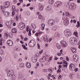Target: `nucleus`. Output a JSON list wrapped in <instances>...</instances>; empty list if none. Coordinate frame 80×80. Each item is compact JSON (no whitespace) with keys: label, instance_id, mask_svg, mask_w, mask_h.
Wrapping results in <instances>:
<instances>
[{"label":"nucleus","instance_id":"nucleus-1","mask_svg":"<svg viewBox=\"0 0 80 80\" xmlns=\"http://www.w3.org/2000/svg\"><path fill=\"white\" fill-rule=\"evenodd\" d=\"M69 40L70 42L72 44V45H77V41L76 38L74 37H71L70 38Z\"/></svg>","mask_w":80,"mask_h":80},{"label":"nucleus","instance_id":"nucleus-2","mask_svg":"<svg viewBox=\"0 0 80 80\" xmlns=\"http://www.w3.org/2000/svg\"><path fill=\"white\" fill-rule=\"evenodd\" d=\"M64 34L66 37H70L72 35L71 30L69 29H67L64 30Z\"/></svg>","mask_w":80,"mask_h":80},{"label":"nucleus","instance_id":"nucleus-3","mask_svg":"<svg viewBox=\"0 0 80 80\" xmlns=\"http://www.w3.org/2000/svg\"><path fill=\"white\" fill-rule=\"evenodd\" d=\"M62 20H63L64 24L65 25H68L69 24V21H68V18L63 16L62 18Z\"/></svg>","mask_w":80,"mask_h":80},{"label":"nucleus","instance_id":"nucleus-4","mask_svg":"<svg viewBox=\"0 0 80 80\" xmlns=\"http://www.w3.org/2000/svg\"><path fill=\"white\" fill-rule=\"evenodd\" d=\"M36 44V42L33 40H31L29 42L28 45L30 47H35Z\"/></svg>","mask_w":80,"mask_h":80},{"label":"nucleus","instance_id":"nucleus-5","mask_svg":"<svg viewBox=\"0 0 80 80\" xmlns=\"http://www.w3.org/2000/svg\"><path fill=\"white\" fill-rule=\"evenodd\" d=\"M18 27L20 30H23L25 27V24L23 22H20L19 24Z\"/></svg>","mask_w":80,"mask_h":80},{"label":"nucleus","instance_id":"nucleus-6","mask_svg":"<svg viewBox=\"0 0 80 80\" xmlns=\"http://www.w3.org/2000/svg\"><path fill=\"white\" fill-rule=\"evenodd\" d=\"M55 20L53 19H49L48 22V23L49 25L50 26H52V25H54V23H55Z\"/></svg>","mask_w":80,"mask_h":80},{"label":"nucleus","instance_id":"nucleus-7","mask_svg":"<svg viewBox=\"0 0 80 80\" xmlns=\"http://www.w3.org/2000/svg\"><path fill=\"white\" fill-rule=\"evenodd\" d=\"M69 69L71 71H75V65L71 63L69 65Z\"/></svg>","mask_w":80,"mask_h":80},{"label":"nucleus","instance_id":"nucleus-8","mask_svg":"<svg viewBox=\"0 0 80 80\" xmlns=\"http://www.w3.org/2000/svg\"><path fill=\"white\" fill-rule=\"evenodd\" d=\"M6 25L9 29L12 28V24L11 22H7L6 23Z\"/></svg>","mask_w":80,"mask_h":80},{"label":"nucleus","instance_id":"nucleus-9","mask_svg":"<svg viewBox=\"0 0 80 80\" xmlns=\"http://www.w3.org/2000/svg\"><path fill=\"white\" fill-rule=\"evenodd\" d=\"M62 3L60 1H58L56 2L54 4L55 7H60L62 5Z\"/></svg>","mask_w":80,"mask_h":80},{"label":"nucleus","instance_id":"nucleus-10","mask_svg":"<svg viewBox=\"0 0 80 80\" xmlns=\"http://www.w3.org/2000/svg\"><path fill=\"white\" fill-rule=\"evenodd\" d=\"M14 74L13 71L12 70H9L8 71L7 75L9 77H12Z\"/></svg>","mask_w":80,"mask_h":80},{"label":"nucleus","instance_id":"nucleus-11","mask_svg":"<svg viewBox=\"0 0 80 80\" xmlns=\"http://www.w3.org/2000/svg\"><path fill=\"white\" fill-rule=\"evenodd\" d=\"M61 44L62 47L64 48H65V47L66 48L67 46V42L64 41H61Z\"/></svg>","mask_w":80,"mask_h":80},{"label":"nucleus","instance_id":"nucleus-12","mask_svg":"<svg viewBox=\"0 0 80 80\" xmlns=\"http://www.w3.org/2000/svg\"><path fill=\"white\" fill-rule=\"evenodd\" d=\"M10 5V3L8 1L5 2L4 3V7L5 8H8V7H9Z\"/></svg>","mask_w":80,"mask_h":80},{"label":"nucleus","instance_id":"nucleus-13","mask_svg":"<svg viewBox=\"0 0 80 80\" xmlns=\"http://www.w3.org/2000/svg\"><path fill=\"white\" fill-rule=\"evenodd\" d=\"M7 45H9V46H12V45H13V42L10 39L7 41Z\"/></svg>","mask_w":80,"mask_h":80},{"label":"nucleus","instance_id":"nucleus-14","mask_svg":"<svg viewBox=\"0 0 80 80\" xmlns=\"http://www.w3.org/2000/svg\"><path fill=\"white\" fill-rule=\"evenodd\" d=\"M43 7H44V6H43V5L42 3H40L39 4V10L40 11H42L43 9Z\"/></svg>","mask_w":80,"mask_h":80},{"label":"nucleus","instance_id":"nucleus-15","mask_svg":"<svg viewBox=\"0 0 80 80\" xmlns=\"http://www.w3.org/2000/svg\"><path fill=\"white\" fill-rule=\"evenodd\" d=\"M73 59L74 62H78V56H73Z\"/></svg>","mask_w":80,"mask_h":80},{"label":"nucleus","instance_id":"nucleus-16","mask_svg":"<svg viewBox=\"0 0 80 80\" xmlns=\"http://www.w3.org/2000/svg\"><path fill=\"white\" fill-rule=\"evenodd\" d=\"M70 49L74 53H75L77 52V49L75 48L72 47L70 48Z\"/></svg>","mask_w":80,"mask_h":80},{"label":"nucleus","instance_id":"nucleus-17","mask_svg":"<svg viewBox=\"0 0 80 80\" xmlns=\"http://www.w3.org/2000/svg\"><path fill=\"white\" fill-rule=\"evenodd\" d=\"M71 6L72 9L75 10V8H76V5L74 3H72L71 4Z\"/></svg>","mask_w":80,"mask_h":80},{"label":"nucleus","instance_id":"nucleus-18","mask_svg":"<svg viewBox=\"0 0 80 80\" xmlns=\"http://www.w3.org/2000/svg\"><path fill=\"white\" fill-rule=\"evenodd\" d=\"M60 35L58 32H56L55 33V38H58L59 37H60Z\"/></svg>","mask_w":80,"mask_h":80},{"label":"nucleus","instance_id":"nucleus-19","mask_svg":"<svg viewBox=\"0 0 80 80\" xmlns=\"http://www.w3.org/2000/svg\"><path fill=\"white\" fill-rule=\"evenodd\" d=\"M26 65L27 67V68H31V64L30 62H28L26 63Z\"/></svg>","mask_w":80,"mask_h":80},{"label":"nucleus","instance_id":"nucleus-20","mask_svg":"<svg viewBox=\"0 0 80 80\" xmlns=\"http://www.w3.org/2000/svg\"><path fill=\"white\" fill-rule=\"evenodd\" d=\"M48 71L50 72V73H52V72L54 71V68H50L48 69Z\"/></svg>","mask_w":80,"mask_h":80},{"label":"nucleus","instance_id":"nucleus-21","mask_svg":"<svg viewBox=\"0 0 80 80\" xmlns=\"http://www.w3.org/2000/svg\"><path fill=\"white\" fill-rule=\"evenodd\" d=\"M17 32V29L15 28H12V32L13 33H16Z\"/></svg>","mask_w":80,"mask_h":80},{"label":"nucleus","instance_id":"nucleus-22","mask_svg":"<svg viewBox=\"0 0 80 80\" xmlns=\"http://www.w3.org/2000/svg\"><path fill=\"white\" fill-rule=\"evenodd\" d=\"M0 7L1 8V10L2 12H3V13H5V7H2V6H1Z\"/></svg>","mask_w":80,"mask_h":80},{"label":"nucleus","instance_id":"nucleus-23","mask_svg":"<svg viewBox=\"0 0 80 80\" xmlns=\"http://www.w3.org/2000/svg\"><path fill=\"white\" fill-rule=\"evenodd\" d=\"M46 8L48 11H49L50 10H51V9H52V6H48Z\"/></svg>","mask_w":80,"mask_h":80},{"label":"nucleus","instance_id":"nucleus-24","mask_svg":"<svg viewBox=\"0 0 80 80\" xmlns=\"http://www.w3.org/2000/svg\"><path fill=\"white\" fill-rule=\"evenodd\" d=\"M31 26L34 30H35L36 29V26L33 23H31Z\"/></svg>","mask_w":80,"mask_h":80},{"label":"nucleus","instance_id":"nucleus-25","mask_svg":"<svg viewBox=\"0 0 80 80\" xmlns=\"http://www.w3.org/2000/svg\"><path fill=\"white\" fill-rule=\"evenodd\" d=\"M11 78L12 80H15L16 78H17V76L14 74L13 75H12L11 76Z\"/></svg>","mask_w":80,"mask_h":80},{"label":"nucleus","instance_id":"nucleus-26","mask_svg":"<svg viewBox=\"0 0 80 80\" xmlns=\"http://www.w3.org/2000/svg\"><path fill=\"white\" fill-rule=\"evenodd\" d=\"M38 18L39 19H40V20H42V21H43V20H44V19H43V17L40 14L38 16Z\"/></svg>","mask_w":80,"mask_h":80},{"label":"nucleus","instance_id":"nucleus-27","mask_svg":"<svg viewBox=\"0 0 80 80\" xmlns=\"http://www.w3.org/2000/svg\"><path fill=\"white\" fill-rule=\"evenodd\" d=\"M65 15L66 17H67V16H68L69 17H70V14H69V12H66L65 13Z\"/></svg>","mask_w":80,"mask_h":80},{"label":"nucleus","instance_id":"nucleus-28","mask_svg":"<svg viewBox=\"0 0 80 80\" xmlns=\"http://www.w3.org/2000/svg\"><path fill=\"white\" fill-rule=\"evenodd\" d=\"M10 15V12H5V15L6 17H8Z\"/></svg>","mask_w":80,"mask_h":80},{"label":"nucleus","instance_id":"nucleus-29","mask_svg":"<svg viewBox=\"0 0 80 80\" xmlns=\"http://www.w3.org/2000/svg\"><path fill=\"white\" fill-rule=\"evenodd\" d=\"M42 32H39V33H37L35 34L36 36V37H38V35H41V34H42Z\"/></svg>","mask_w":80,"mask_h":80},{"label":"nucleus","instance_id":"nucleus-30","mask_svg":"<svg viewBox=\"0 0 80 80\" xmlns=\"http://www.w3.org/2000/svg\"><path fill=\"white\" fill-rule=\"evenodd\" d=\"M44 28H45V24L44 23H42V24L41 29L42 30H44Z\"/></svg>","mask_w":80,"mask_h":80},{"label":"nucleus","instance_id":"nucleus-31","mask_svg":"<svg viewBox=\"0 0 80 80\" xmlns=\"http://www.w3.org/2000/svg\"><path fill=\"white\" fill-rule=\"evenodd\" d=\"M42 59L43 62H45L47 60V58H46V57L45 56H43Z\"/></svg>","mask_w":80,"mask_h":80},{"label":"nucleus","instance_id":"nucleus-32","mask_svg":"<svg viewBox=\"0 0 80 80\" xmlns=\"http://www.w3.org/2000/svg\"><path fill=\"white\" fill-rule=\"evenodd\" d=\"M22 47L25 50H27V48L26 47V46H25V45L24 44H22Z\"/></svg>","mask_w":80,"mask_h":80},{"label":"nucleus","instance_id":"nucleus-33","mask_svg":"<svg viewBox=\"0 0 80 80\" xmlns=\"http://www.w3.org/2000/svg\"><path fill=\"white\" fill-rule=\"evenodd\" d=\"M37 61V60L36 59H35L34 58L32 60V62H33V63H35Z\"/></svg>","mask_w":80,"mask_h":80},{"label":"nucleus","instance_id":"nucleus-34","mask_svg":"<svg viewBox=\"0 0 80 80\" xmlns=\"http://www.w3.org/2000/svg\"><path fill=\"white\" fill-rule=\"evenodd\" d=\"M32 35V32H31V30H30V29H29V33L28 34V35L29 36H31Z\"/></svg>","mask_w":80,"mask_h":80},{"label":"nucleus","instance_id":"nucleus-35","mask_svg":"<svg viewBox=\"0 0 80 80\" xmlns=\"http://www.w3.org/2000/svg\"><path fill=\"white\" fill-rule=\"evenodd\" d=\"M57 47L59 49H60L61 48V46L59 44H57Z\"/></svg>","mask_w":80,"mask_h":80},{"label":"nucleus","instance_id":"nucleus-36","mask_svg":"<svg viewBox=\"0 0 80 80\" xmlns=\"http://www.w3.org/2000/svg\"><path fill=\"white\" fill-rule=\"evenodd\" d=\"M20 67L22 68H24V64L23 63H21L20 64Z\"/></svg>","mask_w":80,"mask_h":80},{"label":"nucleus","instance_id":"nucleus-37","mask_svg":"<svg viewBox=\"0 0 80 80\" xmlns=\"http://www.w3.org/2000/svg\"><path fill=\"white\" fill-rule=\"evenodd\" d=\"M78 25H76V27L77 28H78V27H80V23H79V21L77 22Z\"/></svg>","mask_w":80,"mask_h":80},{"label":"nucleus","instance_id":"nucleus-38","mask_svg":"<svg viewBox=\"0 0 80 80\" xmlns=\"http://www.w3.org/2000/svg\"><path fill=\"white\" fill-rule=\"evenodd\" d=\"M12 11H15V6L13 5L12 6Z\"/></svg>","mask_w":80,"mask_h":80},{"label":"nucleus","instance_id":"nucleus-39","mask_svg":"<svg viewBox=\"0 0 80 80\" xmlns=\"http://www.w3.org/2000/svg\"><path fill=\"white\" fill-rule=\"evenodd\" d=\"M74 35H75L76 37H78V32H74Z\"/></svg>","mask_w":80,"mask_h":80},{"label":"nucleus","instance_id":"nucleus-40","mask_svg":"<svg viewBox=\"0 0 80 80\" xmlns=\"http://www.w3.org/2000/svg\"><path fill=\"white\" fill-rule=\"evenodd\" d=\"M63 62L64 63V64H68V63L67 62V61H65V60H63Z\"/></svg>","mask_w":80,"mask_h":80},{"label":"nucleus","instance_id":"nucleus-41","mask_svg":"<svg viewBox=\"0 0 80 80\" xmlns=\"http://www.w3.org/2000/svg\"><path fill=\"white\" fill-rule=\"evenodd\" d=\"M7 37H8V34H7V33H5L4 35V38H7Z\"/></svg>","mask_w":80,"mask_h":80},{"label":"nucleus","instance_id":"nucleus-42","mask_svg":"<svg viewBox=\"0 0 80 80\" xmlns=\"http://www.w3.org/2000/svg\"><path fill=\"white\" fill-rule=\"evenodd\" d=\"M15 11H13L12 12V16H14V15H15Z\"/></svg>","mask_w":80,"mask_h":80},{"label":"nucleus","instance_id":"nucleus-43","mask_svg":"<svg viewBox=\"0 0 80 80\" xmlns=\"http://www.w3.org/2000/svg\"><path fill=\"white\" fill-rule=\"evenodd\" d=\"M49 4H50L51 5H52V4L53 3V1H49Z\"/></svg>","mask_w":80,"mask_h":80},{"label":"nucleus","instance_id":"nucleus-44","mask_svg":"<svg viewBox=\"0 0 80 80\" xmlns=\"http://www.w3.org/2000/svg\"><path fill=\"white\" fill-rule=\"evenodd\" d=\"M14 58H17V54H15L14 56Z\"/></svg>","mask_w":80,"mask_h":80},{"label":"nucleus","instance_id":"nucleus-45","mask_svg":"<svg viewBox=\"0 0 80 80\" xmlns=\"http://www.w3.org/2000/svg\"><path fill=\"white\" fill-rule=\"evenodd\" d=\"M57 72L58 73L59 72H61V69L59 68Z\"/></svg>","mask_w":80,"mask_h":80},{"label":"nucleus","instance_id":"nucleus-46","mask_svg":"<svg viewBox=\"0 0 80 80\" xmlns=\"http://www.w3.org/2000/svg\"><path fill=\"white\" fill-rule=\"evenodd\" d=\"M63 66L64 67H66V68H67V66H68V64H63Z\"/></svg>","mask_w":80,"mask_h":80},{"label":"nucleus","instance_id":"nucleus-47","mask_svg":"<svg viewBox=\"0 0 80 80\" xmlns=\"http://www.w3.org/2000/svg\"><path fill=\"white\" fill-rule=\"evenodd\" d=\"M56 23H58L59 22V19H56Z\"/></svg>","mask_w":80,"mask_h":80},{"label":"nucleus","instance_id":"nucleus-48","mask_svg":"<svg viewBox=\"0 0 80 80\" xmlns=\"http://www.w3.org/2000/svg\"><path fill=\"white\" fill-rule=\"evenodd\" d=\"M38 49H40V45L38 43Z\"/></svg>","mask_w":80,"mask_h":80},{"label":"nucleus","instance_id":"nucleus-49","mask_svg":"<svg viewBox=\"0 0 80 80\" xmlns=\"http://www.w3.org/2000/svg\"><path fill=\"white\" fill-rule=\"evenodd\" d=\"M43 50H41V51L39 52V54H42V53H43Z\"/></svg>","mask_w":80,"mask_h":80},{"label":"nucleus","instance_id":"nucleus-50","mask_svg":"<svg viewBox=\"0 0 80 80\" xmlns=\"http://www.w3.org/2000/svg\"><path fill=\"white\" fill-rule=\"evenodd\" d=\"M28 29H29V27H27L26 28V31L27 32H28L29 31Z\"/></svg>","mask_w":80,"mask_h":80},{"label":"nucleus","instance_id":"nucleus-51","mask_svg":"<svg viewBox=\"0 0 80 80\" xmlns=\"http://www.w3.org/2000/svg\"><path fill=\"white\" fill-rule=\"evenodd\" d=\"M66 60L67 61H69V58H68V57H66Z\"/></svg>","mask_w":80,"mask_h":80},{"label":"nucleus","instance_id":"nucleus-52","mask_svg":"<svg viewBox=\"0 0 80 80\" xmlns=\"http://www.w3.org/2000/svg\"><path fill=\"white\" fill-rule=\"evenodd\" d=\"M58 58H57L56 56L55 57L54 60H58Z\"/></svg>","mask_w":80,"mask_h":80},{"label":"nucleus","instance_id":"nucleus-53","mask_svg":"<svg viewBox=\"0 0 80 80\" xmlns=\"http://www.w3.org/2000/svg\"><path fill=\"white\" fill-rule=\"evenodd\" d=\"M39 61L40 62H43V59H40L39 60Z\"/></svg>","mask_w":80,"mask_h":80},{"label":"nucleus","instance_id":"nucleus-54","mask_svg":"<svg viewBox=\"0 0 80 80\" xmlns=\"http://www.w3.org/2000/svg\"><path fill=\"white\" fill-rule=\"evenodd\" d=\"M22 60L21 58H20L18 61V62H22Z\"/></svg>","mask_w":80,"mask_h":80},{"label":"nucleus","instance_id":"nucleus-55","mask_svg":"<svg viewBox=\"0 0 80 80\" xmlns=\"http://www.w3.org/2000/svg\"><path fill=\"white\" fill-rule=\"evenodd\" d=\"M13 2L14 3H17V0H13Z\"/></svg>","mask_w":80,"mask_h":80},{"label":"nucleus","instance_id":"nucleus-56","mask_svg":"<svg viewBox=\"0 0 80 80\" xmlns=\"http://www.w3.org/2000/svg\"><path fill=\"white\" fill-rule=\"evenodd\" d=\"M62 62H58V65H59V64H62Z\"/></svg>","mask_w":80,"mask_h":80},{"label":"nucleus","instance_id":"nucleus-57","mask_svg":"<svg viewBox=\"0 0 80 80\" xmlns=\"http://www.w3.org/2000/svg\"><path fill=\"white\" fill-rule=\"evenodd\" d=\"M27 40H28V38H24V41H27Z\"/></svg>","mask_w":80,"mask_h":80},{"label":"nucleus","instance_id":"nucleus-58","mask_svg":"<svg viewBox=\"0 0 80 80\" xmlns=\"http://www.w3.org/2000/svg\"><path fill=\"white\" fill-rule=\"evenodd\" d=\"M73 22L74 23H76V22H77V21H76L75 20H73Z\"/></svg>","mask_w":80,"mask_h":80},{"label":"nucleus","instance_id":"nucleus-59","mask_svg":"<svg viewBox=\"0 0 80 80\" xmlns=\"http://www.w3.org/2000/svg\"><path fill=\"white\" fill-rule=\"evenodd\" d=\"M20 37H21V38L22 40H23V37H22V35H21Z\"/></svg>","mask_w":80,"mask_h":80},{"label":"nucleus","instance_id":"nucleus-60","mask_svg":"<svg viewBox=\"0 0 80 80\" xmlns=\"http://www.w3.org/2000/svg\"><path fill=\"white\" fill-rule=\"evenodd\" d=\"M52 40V38H50V39H49V42H51Z\"/></svg>","mask_w":80,"mask_h":80},{"label":"nucleus","instance_id":"nucleus-61","mask_svg":"<svg viewBox=\"0 0 80 80\" xmlns=\"http://www.w3.org/2000/svg\"><path fill=\"white\" fill-rule=\"evenodd\" d=\"M69 77H70L71 79H72V76L71 75H69Z\"/></svg>","mask_w":80,"mask_h":80},{"label":"nucleus","instance_id":"nucleus-62","mask_svg":"<svg viewBox=\"0 0 80 80\" xmlns=\"http://www.w3.org/2000/svg\"><path fill=\"white\" fill-rule=\"evenodd\" d=\"M62 78V75H60L58 77V78L60 79V78Z\"/></svg>","mask_w":80,"mask_h":80},{"label":"nucleus","instance_id":"nucleus-63","mask_svg":"<svg viewBox=\"0 0 80 80\" xmlns=\"http://www.w3.org/2000/svg\"><path fill=\"white\" fill-rule=\"evenodd\" d=\"M58 55V56H60V55H61V54H60V53H58L57 54Z\"/></svg>","mask_w":80,"mask_h":80},{"label":"nucleus","instance_id":"nucleus-64","mask_svg":"<svg viewBox=\"0 0 80 80\" xmlns=\"http://www.w3.org/2000/svg\"><path fill=\"white\" fill-rule=\"evenodd\" d=\"M30 5V3L28 4L27 5V7H29Z\"/></svg>","mask_w":80,"mask_h":80}]
</instances>
